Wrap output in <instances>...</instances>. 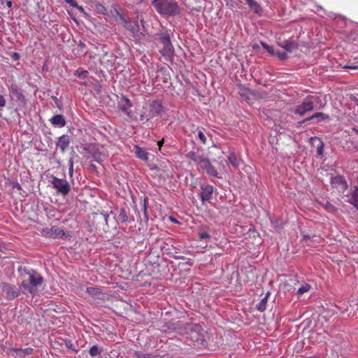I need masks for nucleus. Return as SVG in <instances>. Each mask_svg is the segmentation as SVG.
Listing matches in <instances>:
<instances>
[{"label":"nucleus","mask_w":358,"mask_h":358,"mask_svg":"<svg viewBox=\"0 0 358 358\" xmlns=\"http://www.w3.org/2000/svg\"><path fill=\"white\" fill-rule=\"evenodd\" d=\"M164 332H177L180 334L187 335L194 343L199 344L203 341V329L197 324L185 323L178 320L170 321L163 326Z\"/></svg>","instance_id":"obj_1"},{"label":"nucleus","mask_w":358,"mask_h":358,"mask_svg":"<svg viewBox=\"0 0 358 358\" xmlns=\"http://www.w3.org/2000/svg\"><path fill=\"white\" fill-rule=\"evenodd\" d=\"M22 279L20 287L24 294L36 296L38 292V287L43 282V276L36 271L32 268H23L20 273Z\"/></svg>","instance_id":"obj_2"},{"label":"nucleus","mask_w":358,"mask_h":358,"mask_svg":"<svg viewBox=\"0 0 358 358\" xmlns=\"http://www.w3.org/2000/svg\"><path fill=\"white\" fill-rule=\"evenodd\" d=\"M152 5L162 15L175 16L180 13L178 5L173 0H153Z\"/></svg>","instance_id":"obj_3"},{"label":"nucleus","mask_w":358,"mask_h":358,"mask_svg":"<svg viewBox=\"0 0 358 358\" xmlns=\"http://www.w3.org/2000/svg\"><path fill=\"white\" fill-rule=\"evenodd\" d=\"M317 96H308L300 104L291 108V112L299 117H303L307 113L313 110L315 102L319 100Z\"/></svg>","instance_id":"obj_4"},{"label":"nucleus","mask_w":358,"mask_h":358,"mask_svg":"<svg viewBox=\"0 0 358 358\" xmlns=\"http://www.w3.org/2000/svg\"><path fill=\"white\" fill-rule=\"evenodd\" d=\"M50 182L57 194L64 196L69 194L71 191V185L66 178H58L56 176H52Z\"/></svg>","instance_id":"obj_5"},{"label":"nucleus","mask_w":358,"mask_h":358,"mask_svg":"<svg viewBox=\"0 0 358 358\" xmlns=\"http://www.w3.org/2000/svg\"><path fill=\"white\" fill-rule=\"evenodd\" d=\"M84 150L86 153L85 157L87 159L101 162L105 158V155L101 152L100 148L97 144H87L84 147Z\"/></svg>","instance_id":"obj_6"},{"label":"nucleus","mask_w":358,"mask_h":358,"mask_svg":"<svg viewBox=\"0 0 358 358\" xmlns=\"http://www.w3.org/2000/svg\"><path fill=\"white\" fill-rule=\"evenodd\" d=\"M159 40L163 45V48L160 50L161 54L166 60L171 59L173 56L174 48L171 42L169 35L166 33L162 34Z\"/></svg>","instance_id":"obj_7"},{"label":"nucleus","mask_w":358,"mask_h":358,"mask_svg":"<svg viewBox=\"0 0 358 358\" xmlns=\"http://www.w3.org/2000/svg\"><path fill=\"white\" fill-rule=\"evenodd\" d=\"M122 24L124 27L131 33L135 40H140L141 36H144L143 33L140 31V27L137 20L126 19Z\"/></svg>","instance_id":"obj_8"},{"label":"nucleus","mask_w":358,"mask_h":358,"mask_svg":"<svg viewBox=\"0 0 358 358\" xmlns=\"http://www.w3.org/2000/svg\"><path fill=\"white\" fill-rule=\"evenodd\" d=\"M0 286L2 291L6 294V297L8 300H13L20 295V289L15 285L1 282Z\"/></svg>","instance_id":"obj_9"},{"label":"nucleus","mask_w":358,"mask_h":358,"mask_svg":"<svg viewBox=\"0 0 358 358\" xmlns=\"http://www.w3.org/2000/svg\"><path fill=\"white\" fill-rule=\"evenodd\" d=\"M41 234L43 236L51 238H61L64 236L65 233L64 230L57 227L52 226L50 228L46 227L41 230Z\"/></svg>","instance_id":"obj_10"},{"label":"nucleus","mask_w":358,"mask_h":358,"mask_svg":"<svg viewBox=\"0 0 358 358\" xmlns=\"http://www.w3.org/2000/svg\"><path fill=\"white\" fill-rule=\"evenodd\" d=\"M199 196L201 197L202 203H205L206 201H209L213 196V194L215 191V187L208 184H201L200 186Z\"/></svg>","instance_id":"obj_11"},{"label":"nucleus","mask_w":358,"mask_h":358,"mask_svg":"<svg viewBox=\"0 0 358 358\" xmlns=\"http://www.w3.org/2000/svg\"><path fill=\"white\" fill-rule=\"evenodd\" d=\"M330 183L334 188H336L338 192H344L348 189V185L343 176H336L331 178Z\"/></svg>","instance_id":"obj_12"},{"label":"nucleus","mask_w":358,"mask_h":358,"mask_svg":"<svg viewBox=\"0 0 358 358\" xmlns=\"http://www.w3.org/2000/svg\"><path fill=\"white\" fill-rule=\"evenodd\" d=\"M164 110L162 102L159 100H154L150 103L148 106V113L152 118L160 115Z\"/></svg>","instance_id":"obj_13"},{"label":"nucleus","mask_w":358,"mask_h":358,"mask_svg":"<svg viewBox=\"0 0 358 358\" xmlns=\"http://www.w3.org/2000/svg\"><path fill=\"white\" fill-rule=\"evenodd\" d=\"M345 196L347 198L345 201L350 203L358 210V187H352Z\"/></svg>","instance_id":"obj_14"},{"label":"nucleus","mask_w":358,"mask_h":358,"mask_svg":"<svg viewBox=\"0 0 358 358\" xmlns=\"http://www.w3.org/2000/svg\"><path fill=\"white\" fill-rule=\"evenodd\" d=\"M330 120V117L329 115L325 114L324 113L318 112L315 113L309 117H307L302 121L298 122L299 125L301 126L302 124L307 122L310 120H315L316 124L320 123L322 122L329 121Z\"/></svg>","instance_id":"obj_15"},{"label":"nucleus","mask_w":358,"mask_h":358,"mask_svg":"<svg viewBox=\"0 0 358 358\" xmlns=\"http://www.w3.org/2000/svg\"><path fill=\"white\" fill-rule=\"evenodd\" d=\"M199 166L200 168L205 170L208 175L214 177H218V173L215 167L211 164L208 158L204 157Z\"/></svg>","instance_id":"obj_16"},{"label":"nucleus","mask_w":358,"mask_h":358,"mask_svg":"<svg viewBox=\"0 0 358 358\" xmlns=\"http://www.w3.org/2000/svg\"><path fill=\"white\" fill-rule=\"evenodd\" d=\"M71 143V138L69 135L64 134L58 138L57 143V148H59L60 151L64 153L69 148Z\"/></svg>","instance_id":"obj_17"},{"label":"nucleus","mask_w":358,"mask_h":358,"mask_svg":"<svg viewBox=\"0 0 358 358\" xmlns=\"http://www.w3.org/2000/svg\"><path fill=\"white\" fill-rule=\"evenodd\" d=\"M261 45L264 49H265L268 52H269L272 55L277 56L280 60H285L287 58V55L285 52L280 51V50H274V49L268 45L266 43L261 41Z\"/></svg>","instance_id":"obj_18"},{"label":"nucleus","mask_w":358,"mask_h":358,"mask_svg":"<svg viewBox=\"0 0 358 358\" xmlns=\"http://www.w3.org/2000/svg\"><path fill=\"white\" fill-rule=\"evenodd\" d=\"M117 215H115L114 218L116 220V222H122V223H127L130 222L131 221V219H129V210H127L125 208H120L117 209Z\"/></svg>","instance_id":"obj_19"},{"label":"nucleus","mask_w":358,"mask_h":358,"mask_svg":"<svg viewBox=\"0 0 358 358\" xmlns=\"http://www.w3.org/2000/svg\"><path fill=\"white\" fill-rule=\"evenodd\" d=\"M131 106L130 100L126 97H122L118 103L119 108L127 115L130 114L129 108Z\"/></svg>","instance_id":"obj_20"},{"label":"nucleus","mask_w":358,"mask_h":358,"mask_svg":"<svg viewBox=\"0 0 358 358\" xmlns=\"http://www.w3.org/2000/svg\"><path fill=\"white\" fill-rule=\"evenodd\" d=\"M50 121L54 127L59 128L64 127L66 124L64 117L60 114L54 115Z\"/></svg>","instance_id":"obj_21"},{"label":"nucleus","mask_w":358,"mask_h":358,"mask_svg":"<svg viewBox=\"0 0 358 358\" xmlns=\"http://www.w3.org/2000/svg\"><path fill=\"white\" fill-rule=\"evenodd\" d=\"M135 155L138 159L147 162L149 159V154L145 149L138 145L134 146Z\"/></svg>","instance_id":"obj_22"},{"label":"nucleus","mask_w":358,"mask_h":358,"mask_svg":"<svg viewBox=\"0 0 358 358\" xmlns=\"http://www.w3.org/2000/svg\"><path fill=\"white\" fill-rule=\"evenodd\" d=\"M280 45L286 50L287 52H292L294 49L297 48V43L294 41H284Z\"/></svg>","instance_id":"obj_23"},{"label":"nucleus","mask_w":358,"mask_h":358,"mask_svg":"<svg viewBox=\"0 0 358 358\" xmlns=\"http://www.w3.org/2000/svg\"><path fill=\"white\" fill-rule=\"evenodd\" d=\"M87 293L94 299H101V291L98 287H89L86 290Z\"/></svg>","instance_id":"obj_24"},{"label":"nucleus","mask_w":358,"mask_h":358,"mask_svg":"<svg viewBox=\"0 0 358 358\" xmlns=\"http://www.w3.org/2000/svg\"><path fill=\"white\" fill-rule=\"evenodd\" d=\"M9 91L13 94L18 99H20L23 95L21 89L17 84L13 83L8 87Z\"/></svg>","instance_id":"obj_25"},{"label":"nucleus","mask_w":358,"mask_h":358,"mask_svg":"<svg viewBox=\"0 0 358 358\" xmlns=\"http://www.w3.org/2000/svg\"><path fill=\"white\" fill-rule=\"evenodd\" d=\"M270 292H267L265 296L256 305V308L260 312H264L266 309L267 301Z\"/></svg>","instance_id":"obj_26"},{"label":"nucleus","mask_w":358,"mask_h":358,"mask_svg":"<svg viewBox=\"0 0 358 358\" xmlns=\"http://www.w3.org/2000/svg\"><path fill=\"white\" fill-rule=\"evenodd\" d=\"M228 161L235 168H237L241 162V159L234 152H230L228 156Z\"/></svg>","instance_id":"obj_27"},{"label":"nucleus","mask_w":358,"mask_h":358,"mask_svg":"<svg viewBox=\"0 0 358 358\" xmlns=\"http://www.w3.org/2000/svg\"><path fill=\"white\" fill-rule=\"evenodd\" d=\"M187 157L199 166L205 157L203 155H199L196 154V152L192 151L187 154Z\"/></svg>","instance_id":"obj_28"},{"label":"nucleus","mask_w":358,"mask_h":358,"mask_svg":"<svg viewBox=\"0 0 358 358\" xmlns=\"http://www.w3.org/2000/svg\"><path fill=\"white\" fill-rule=\"evenodd\" d=\"M250 8L255 13H259L262 11L260 5L255 0H245Z\"/></svg>","instance_id":"obj_29"},{"label":"nucleus","mask_w":358,"mask_h":358,"mask_svg":"<svg viewBox=\"0 0 358 358\" xmlns=\"http://www.w3.org/2000/svg\"><path fill=\"white\" fill-rule=\"evenodd\" d=\"M103 352V348L99 346L98 345H92L89 350V354L90 355L91 357H96L97 355H99Z\"/></svg>","instance_id":"obj_30"},{"label":"nucleus","mask_w":358,"mask_h":358,"mask_svg":"<svg viewBox=\"0 0 358 358\" xmlns=\"http://www.w3.org/2000/svg\"><path fill=\"white\" fill-rule=\"evenodd\" d=\"M93 8L99 14L108 15L106 7L99 2H96L93 6Z\"/></svg>","instance_id":"obj_31"},{"label":"nucleus","mask_w":358,"mask_h":358,"mask_svg":"<svg viewBox=\"0 0 358 358\" xmlns=\"http://www.w3.org/2000/svg\"><path fill=\"white\" fill-rule=\"evenodd\" d=\"M134 355L136 358H159L158 355L150 353H144L142 351H135Z\"/></svg>","instance_id":"obj_32"},{"label":"nucleus","mask_w":358,"mask_h":358,"mask_svg":"<svg viewBox=\"0 0 358 358\" xmlns=\"http://www.w3.org/2000/svg\"><path fill=\"white\" fill-rule=\"evenodd\" d=\"M88 74H89V72L87 71L82 69H77L74 73V75L80 79L86 78L87 77Z\"/></svg>","instance_id":"obj_33"},{"label":"nucleus","mask_w":358,"mask_h":358,"mask_svg":"<svg viewBox=\"0 0 358 358\" xmlns=\"http://www.w3.org/2000/svg\"><path fill=\"white\" fill-rule=\"evenodd\" d=\"M310 289V285L309 284L305 283L302 285L297 290L298 295H302L304 293L308 292Z\"/></svg>","instance_id":"obj_34"},{"label":"nucleus","mask_w":358,"mask_h":358,"mask_svg":"<svg viewBox=\"0 0 358 358\" xmlns=\"http://www.w3.org/2000/svg\"><path fill=\"white\" fill-rule=\"evenodd\" d=\"M198 236L200 241L209 240L210 238V235L203 230L199 231Z\"/></svg>","instance_id":"obj_35"},{"label":"nucleus","mask_w":358,"mask_h":358,"mask_svg":"<svg viewBox=\"0 0 358 358\" xmlns=\"http://www.w3.org/2000/svg\"><path fill=\"white\" fill-rule=\"evenodd\" d=\"M65 346L71 350L73 352H77L78 350L75 348L74 344L73 342L69 339H65L64 341Z\"/></svg>","instance_id":"obj_36"},{"label":"nucleus","mask_w":358,"mask_h":358,"mask_svg":"<svg viewBox=\"0 0 358 358\" xmlns=\"http://www.w3.org/2000/svg\"><path fill=\"white\" fill-rule=\"evenodd\" d=\"M152 117L150 116V114L148 113L143 112L140 115V120L145 122H148L149 120L152 119Z\"/></svg>","instance_id":"obj_37"},{"label":"nucleus","mask_w":358,"mask_h":358,"mask_svg":"<svg viewBox=\"0 0 358 358\" xmlns=\"http://www.w3.org/2000/svg\"><path fill=\"white\" fill-rule=\"evenodd\" d=\"M324 147V144L323 141L320 140V144L317 146V153L318 155L321 156L323 155Z\"/></svg>","instance_id":"obj_38"},{"label":"nucleus","mask_w":358,"mask_h":358,"mask_svg":"<svg viewBox=\"0 0 358 358\" xmlns=\"http://www.w3.org/2000/svg\"><path fill=\"white\" fill-rule=\"evenodd\" d=\"M198 138L203 143L205 144L206 143V137L205 134L201 131H199L197 134Z\"/></svg>","instance_id":"obj_39"},{"label":"nucleus","mask_w":358,"mask_h":358,"mask_svg":"<svg viewBox=\"0 0 358 358\" xmlns=\"http://www.w3.org/2000/svg\"><path fill=\"white\" fill-rule=\"evenodd\" d=\"M147 204H148V199L144 198L143 201V210L145 215V217L146 219H148V214H147Z\"/></svg>","instance_id":"obj_40"},{"label":"nucleus","mask_w":358,"mask_h":358,"mask_svg":"<svg viewBox=\"0 0 358 358\" xmlns=\"http://www.w3.org/2000/svg\"><path fill=\"white\" fill-rule=\"evenodd\" d=\"M301 234L303 236V241H304V242H306L308 240H310L311 238H313L315 236L314 235L312 236V235L306 234H305V232L303 231H301Z\"/></svg>","instance_id":"obj_41"},{"label":"nucleus","mask_w":358,"mask_h":358,"mask_svg":"<svg viewBox=\"0 0 358 358\" xmlns=\"http://www.w3.org/2000/svg\"><path fill=\"white\" fill-rule=\"evenodd\" d=\"M114 12L116 15H117L121 20L122 23L125 21L127 19L117 9L115 8Z\"/></svg>","instance_id":"obj_42"},{"label":"nucleus","mask_w":358,"mask_h":358,"mask_svg":"<svg viewBox=\"0 0 358 358\" xmlns=\"http://www.w3.org/2000/svg\"><path fill=\"white\" fill-rule=\"evenodd\" d=\"M34 352V349L31 348H27L23 349V357L26 355H31Z\"/></svg>","instance_id":"obj_43"},{"label":"nucleus","mask_w":358,"mask_h":358,"mask_svg":"<svg viewBox=\"0 0 358 358\" xmlns=\"http://www.w3.org/2000/svg\"><path fill=\"white\" fill-rule=\"evenodd\" d=\"M1 5H6L8 8H10L13 6V3L10 0H0Z\"/></svg>","instance_id":"obj_44"},{"label":"nucleus","mask_w":358,"mask_h":358,"mask_svg":"<svg viewBox=\"0 0 358 358\" xmlns=\"http://www.w3.org/2000/svg\"><path fill=\"white\" fill-rule=\"evenodd\" d=\"M12 350L15 352L16 355L23 357V349L22 348H12Z\"/></svg>","instance_id":"obj_45"},{"label":"nucleus","mask_w":358,"mask_h":358,"mask_svg":"<svg viewBox=\"0 0 358 358\" xmlns=\"http://www.w3.org/2000/svg\"><path fill=\"white\" fill-rule=\"evenodd\" d=\"M10 56L15 61H17V60L20 59V58L19 53H17L16 52H10Z\"/></svg>","instance_id":"obj_46"},{"label":"nucleus","mask_w":358,"mask_h":358,"mask_svg":"<svg viewBox=\"0 0 358 358\" xmlns=\"http://www.w3.org/2000/svg\"><path fill=\"white\" fill-rule=\"evenodd\" d=\"M69 172L70 175H72L73 174V159L72 158H71L69 159Z\"/></svg>","instance_id":"obj_47"},{"label":"nucleus","mask_w":358,"mask_h":358,"mask_svg":"<svg viewBox=\"0 0 358 358\" xmlns=\"http://www.w3.org/2000/svg\"><path fill=\"white\" fill-rule=\"evenodd\" d=\"M6 100L4 98V96L1 94H0V108H3L6 106Z\"/></svg>","instance_id":"obj_48"},{"label":"nucleus","mask_w":358,"mask_h":358,"mask_svg":"<svg viewBox=\"0 0 358 358\" xmlns=\"http://www.w3.org/2000/svg\"><path fill=\"white\" fill-rule=\"evenodd\" d=\"M64 1L73 8L77 6V2L75 0H64Z\"/></svg>","instance_id":"obj_49"},{"label":"nucleus","mask_w":358,"mask_h":358,"mask_svg":"<svg viewBox=\"0 0 358 358\" xmlns=\"http://www.w3.org/2000/svg\"><path fill=\"white\" fill-rule=\"evenodd\" d=\"M325 208L328 210V211H332L334 210L335 207L330 203L327 202L325 205Z\"/></svg>","instance_id":"obj_50"},{"label":"nucleus","mask_w":358,"mask_h":358,"mask_svg":"<svg viewBox=\"0 0 358 358\" xmlns=\"http://www.w3.org/2000/svg\"><path fill=\"white\" fill-rule=\"evenodd\" d=\"M102 214H103V217H104V220H105L106 224H108V217H109L110 214H109V213H102Z\"/></svg>","instance_id":"obj_51"},{"label":"nucleus","mask_w":358,"mask_h":358,"mask_svg":"<svg viewBox=\"0 0 358 358\" xmlns=\"http://www.w3.org/2000/svg\"><path fill=\"white\" fill-rule=\"evenodd\" d=\"M75 8H76L80 12L84 13V14H86V13L85 12V10L84 8L80 6H78V4L77 3V6H75Z\"/></svg>","instance_id":"obj_52"},{"label":"nucleus","mask_w":358,"mask_h":358,"mask_svg":"<svg viewBox=\"0 0 358 358\" xmlns=\"http://www.w3.org/2000/svg\"><path fill=\"white\" fill-rule=\"evenodd\" d=\"M344 68L350 69H357L358 66H345Z\"/></svg>","instance_id":"obj_53"},{"label":"nucleus","mask_w":358,"mask_h":358,"mask_svg":"<svg viewBox=\"0 0 358 358\" xmlns=\"http://www.w3.org/2000/svg\"><path fill=\"white\" fill-rule=\"evenodd\" d=\"M90 167L93 171H96V166L94 164H90Z\"/></svg>","instance_id":"obj_54"},{"label":"nucleus","mask_w":358,"mask_h":358,"mask_svg":"<svg viewBox=\"0 0 358 358\" xmlns=\"http://www.w3.org/2000/svg\"><path fill=\"white\" fill-rule=\"evenodd\" d=\"M78 46L80 48H83L85 46V44L82 42L81 41H79V43H78Z\"/></svg>","instance_id":"obj_55"},{"label":"nucleus","mask_w":358,"mask_h":358,"mask_svg":"<svg viewBox=\"0 0 358 358\" xmlns=\"http://www.w3.org/2000/svg\"><path fill=\"white\" fill-rule=\"evenodd\" d=\"M164 143V140L159 141L157 142V145L159 146V148L160 149Z\"/></svg>","instance_id":"obj_56"},{"label":"nucleus","mask_w":358,"mask_h":358,"mask_svg":"<svg viewBox=\"0 0 358 358\" xmlns=\"http://www.w3.org/2000/svg\"><path fill=\"white\" fill-rule=\"evenodd\" d=\"M170 220H171L172 222H174V223L178 222L177 220L174 217H170Z\"/></svg>","instance_id":"obj_57"},{"label":"nucleus","mask_w":358,"mask_h":358,"mask_svg":"<svg viewBox=\"0 0 358 358\" xmlns=\"http://www.w3.org/2000/svg\"><path fill=\"white\" fill-rule=\"evenodd\" d=\"M140 22L141 23L142 27H145V20L143 19H141Z\"/></svg>","instance_id":"obj_58"},{"label":"nucleus","mask_w":358,"mask_h":358,"mask_svg":"<svg viewBox=\"0 0 358 358\" xmlns=\"http://www.w3.org/2000/svg\"><path fill=\"white\" fill-rule=\"evenodd\" d=\"M110 214H114V212L111 210V211L110 212Z\"/></svg>","instance_id":"obj_59"},{"label":"nucleus","mask_w":358,"mask_h":358,"mask_svg":"<svg viewBox=\"0 0 358 358\" xmlns=\"http://www.w3.org/2000/svg\"><path fill=\"white\" fill-rule=\"evenodd\" d=\"M355 131H356V132L358 134V130H356V129H355Z\"/></svg>","instance_id":"obj_60"},{"label":"nucleus","mask_w":358,"mask_h":358,"mask_svg":"<svg viewBox=\"0 0 358 358\" xmlns=\"http://www.w3.org/2000/svg\"><path fill=\"white\" fill-rule=\"evenodd\" d=\"M357 150H358V146L357 147Z\"/></svg>","instance_id":"obj_61"}]
</instances>
